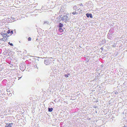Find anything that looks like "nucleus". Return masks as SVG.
Returning a JSON list of instances; mask_svg holds the SVG:
<instances>
[{"instance_id":"1","label":"nucleus","mask_w":127,"mask_h":127,"mask_svg":"<svg viewBox=\"0 0 127 127\" xmlns=\"http://www.w3.org/2000/svg\"><path fill=\"white\" fill-rule=\"evenodd\" d=\"M112 30L111 29L110 30L107 35L108 38L110 40L113 39L114 36V32H112Z\"/></svg>"},{"instance_id":"2","label":"nucleus","mask_w":127,"mask_h":127,"mask_svg":"<svg viewBox=\"0 0 127 127\" xmlns=\"http://www.w3.org/2000/svg\"><path fill=\"white\" fill-rule=\"evenodd\" d=\"M0 34L3 37H5L7 39V38L9 36V35H7V33H6V31H2Z\"/></svg>"},{"instance_id":"3","label":"nucleus","mask_w":127,"mask_h":127,"mask_svg":"<svg viewBox=\"0 0 127 127\" xmlns=\"http://www.w3.org/2000/svg\"><path fill=\"white\" fill-rule=\"evenodd\" d=\"M51 60L50 59H47L45 60L44 61V63L46 65H48L50 64Z\"/></svg>"},{"instance_id":"4","label":"nucleus","mask_w":127,"mask_h":127,"mask_svg":"<svg viewBox=\"0 0 127 127\" xmlns=\"http://www.w3.org/2000/svg\"><path fill=\"white\" fill-rule=\"evenodd\" d=\"M67 18V15L65 14L64 13L62 17L61 18V20H62V21H64V20H65V19L66 18Z\"/></svg>"},{"instance_id":"5","label":"nucleus","mask_w":127,"mask_h":127,"mask_svg":"<svg viewBox=\"0 0 127 127\" xmlns=\"http://www.w3.org/2000/svg\"><path fill=\"white\" fill-rule=\"evenodd\" d=\"M86 16L87 17L89 18L90 17V18H92L93 16L92 14L91 13H88L86 14Z\"/></svg>"},{"instance_id":"6","label":"nucleus","mask_w":127,"mask_h":127,"mask_svg":"<svg viewBox=\"0 0 127 127\" xmlns=\"http://www.w3.org/2000/svg\"><path fill=\"white\" fill-rule=\"evenodd\" d=\"M13 124V123H12L9 124H7L5 127H12V126Z\"/></svg>"},{"instance_id":"7","label":"nucleus","mask_w":127,"mask_h":127,"mask_svg":"<svg viewBox=\"0 0 127 127\" xmlns=\"http://www.w3.org/2000/svg\"><path fill=\"white\" fill-rule=\"evenodd\" d=\"M64 26L63 24L61 23H59V24L57 26L58 28L59 27H63Z\"/></svg>"},{"instance_id":"8","label":"nucleus","mask_w":127,"mask_h":127,"mask_svg":"<svg viewBox=\"0 0 127 127\" xmlns=\"http://www.w3.org/2000/svg\"><path fill=\"white\" fill-rule=\"evenodd\" d=\"M62 28V27L59 28L58 30L60 32H64V30Z\"/></svg>"},{"instance_id":"9","label":"nucleus","mask_w":127,"mask_h":127,"mask_svg":"<svg viewBox=\"0 0 127 127\" xmlns=\"http://www.w3.org/2000/svg\"><path fill=\"white\" fill-rule=\"evenodd\" d=\"M53 110V108H48V110L49 112H51Z\"/></svg>"},{"instance_id":"10","label":"nucleus","mask_w":127,"mask_h":127,"mask_svg":"<svg viewBox=\"0 0 127 127\" xmlns=\"http://www.w3.org/2000/svg\"><path fill=\"white\" fill-rule=\"evenodd\" d=\"M87 5L90 8H91L92 7L93 8V5L92 4H88V5Z\"/></svg>"},{"instance_id":"11","label":"nucleus","mask_w":127,"mask_h":127,"mask_svg":"<svg viewBox=\"0 0 127 127\" xmlns=\"http://www.w3.org/2000/svg\"><path fill=\"white\" fill-rule=\"evenodd\" d=\"M6 50V53H7L8 54V55H10V52H11V51H9V49H8L7 50Z\"/></svg>"},{"instance_id":"12","label":"nucleus","mask_w":127,"mask_h":127,"mask_svg":"<svg viewBox=\"0 0 127 127\" xmlns=\"http://www.w3.org/2000/svg\"><path fill=\"white\" fill-rule=\"evenodd\" d=\"M47 91L48 92H50V93H49V94H51V89H50V87H49V88L47 89Z\"/></svg>"},{"instance_id":"13","label":"nucleus","mask_w":127,"mask_h":127,"mask_svg":"<svg viewBox=\"0 0 127 127\" xmlns=\"http://www.w3.org/2000/svg\"><path fill=\"white\" fill-rule=\"evenodd\" d=\"M7 20L8 21H9L10 22H12V20H11V19L10 18H8L7 19Z\"/></svg>"},{"instance_id":"14","label":"nucleus","mask_w":127,"mask_h":127,"mask_svg":"<svg viewBox=\"0 0 127 127\" xmlns=\"http://www.w3.org/2000/svg\"><path fill=\"white\" fill-rule=\"evenodd\" d=\"M5 37H3V38H1L0 39V40L5 41Z\"/></svg>"},{"instance_id":"15","label":"nucleus","mask_w":127,"mask_h":127,"mask_svg":"<svg viewBox=\"0 0 127 127\" xmlns=\"http://www.w3.org/2000/svg\"><path fill=\"white\" fill-rule=\"evenodd\" d=\"M49 22L48 21H45L44 22V24H49Z\"/></svg>"},{"instance_id":"16","label":"nucleus","mask_w":127,"mask_h":127,"mask_svg":"<svg viewBox=\"0 0 127 127\" xmlns=\"http://www.w3.org/2000/svg\"><path fill=\"white\" fill-rule=\"evenodd\" d=\"M68 17L67 16V18H66L65 19V22H66V21H68V22L69 21V19H68Z\"/></svg>"},{"instance_id":"17","label":"nucleus","mask_w":127,"mask_h":127,"mask_svg":"<svg viewBox=\"0 0 127 127\" xmlns=\"http://www.w3.org/2000/svg\"><path fill=\"white\" fill-rule=\"evenodd\" d=\"M113 93H114V94H116V95L118 94V93L117 92V91H114Z\"/></svg>"},{"instance_id":"18","label":"nucleus","mask_w":127,"mask_h":127,"mask_svg":"<svg viewBox=\"0 0 127 127\" xmlns=\"http://www.w3.org/2000/svg\"><path fill=\"white\" fill-rule=\"evenodd\" d=\"M11 35L13 33V30H10V33Z\"/></svg>"},{"instance_id":"19","label":"nucleus","mask_w":127,"mask_h":127,"mask_svg":"<svg viewBox=\"0 0 127 127\" xmlns=\"http://www.w3.org/2000/svg\"><path fill=\"white\" fill-rule=\"evenodd\" d=\"M102 42H103V43H102L103 44H104V43H106V41H105V39H103L102 40Z\"/></svg>"},{"instance_id":"20","label":"nucleus","mask_w":127,"mask_h":127,"mask_svg":"<svg viewBox=\"0 0 127 127\" xmlns=\"http://www.w3.org/2000/svg\"><path fill=\"white\" fill-rule=\"evenodd\" d=\"M92 2L91 1H89L87 3V5H88V4H92Z\"/></svg>"},{"instance_id":"21","label":"nucleus","mask_w":127,"mask_h":127,"mask_svg":"<svg viewBox=\"0 0 127 127\" xmlns=\"http://www.w3.org/2000/svg\"><path fill=\"white\" fill-rule=\"evenodd\" d=\"M10 30H8L7 32V33L8 34H9L10 33Z\"/></svg>"},{"instance_id":"22","label":"nucleus","mask_w":127,"mask_h":127,"mask_svg":"<svg viewBox=\"0 0 127 127\" xmlns=\"http://www.w3.org/2000/svg\"><path fill=\"white\" fill-rule=\"evenodd\" d=\"M8 44L11 46H13V45L12 43H11L10 42H8Z\"/></svg>"},{"instance_id":"23","label":"nucleus","mask_w":127,"mask_h":127,"mask_svg":"<svg viewBox=\"0 0 127 127\" xmlns=\"http://www.w3.org/2000/svg\"><path fill=\"white\" fill-rule=\"evenodd\" d=\"M10 18L11 19V20H12L13 21L14 20L15 18L14 17H10Z\"/></svg>"},{"instance_id":"24","label":"nucleus","mask_w":127,"mask_h":127,"mask_svg":"<svg viewBox=\"0 0 127 127\" xmlns=\"http://www.w3.org/2000/svg\"><path fill=\"white\" fill-rule=\"evenodd\" d=\"M72 13L74 14H74H78V13H77L75 11V12H73Z\"/></svg>"},{"instance_id":"25","label":"nucleus","mask_w":127,"mask_h":127,"mask_svg":"<svg viewBox=\"0 0 127 127\" xmlns=\"http://www.w3.org/2000/svg\"><path fill=\"white\" fill-rule=\"evenodd\" d=\"M31 40V38L29 37L28 38V41H30Z\"/></svg>"},{"instance_id":"26","label":"nucleus","mask_w":127,"mask_h":127,"mask_svg":"<svg viewBox=\"0 0 127 127\" xmlns=\"http://www.w3.org/2000/svg\"><path fill=\"white\" fill-rule=\"evenodd\" d=\"M64 76L66 77H68V76L67 74H65Z\"/></svg>"},{"instance_id":"27","label":"nucleus","mask_w":127,"mask_h":127,"mask_svg":"<svg viewBox=\"0 0 127 127\" xmlns=\"http://www.w3.org/2000/svg\"><path fill=\"white\" fill-rule=\"evenodd\" d=\"M62 20H61V19H60L59 20H58V22H59V23H60V22H61V21H62Z\"/></svg>"},{"instance_id":"28","label":"nucleus","mask_w":127,"mask_h":127,"mask_svg":"<svg viewBox=\"0 0 127 127\" xmlns=\"http://www.w3.org/2000/svg\"><path fill=\"white\" fill-rule=\"evenodd\" d=\"M63 15L62 14L60 15L59 17H60V18H62V17Z\"/></svg>"},{"instance_id":"29","label":"nucleus","mask_w":127,"mask_h":127,"mask_svg":"<svg viewBox=\"0 0 127 127\" xmlns=\"http://www.w3.org/2000/svg\"><path fill=\"white\" fill-rule=\"evenodd\" d=\"M6 91L7 92H10L9 90V89H7Z\"/></svg>"},{"instance_id":"30","label":"nucleus","mask_w":127,"mask_h":127,"mask_svg":"<svg viewBox=\"0 0 127 127\" xmlns=\"http://www.w3.org/2000/svg\"><path fill=\"white\" fill-rule=\"evenodd\" d=\"M57 18V19H58V20H59L60 19H61V18H60V17H59V16Z\"/></svg>"},{"instance_id":"31","label":"nucleus","mask_w":127,"mask_h":127,"mask_svg":"<svg viewBox=\"0 0 127 127\" xmlns=\"http://www.w3.org/2000/svg\"><path fill=\"white\" fill-rule=\"evenodd\" d=\"M78 10L79 12H81L82 11V10L80 9H79Z\"/></svg>"},{"instance_id":"32","label":"nucleus","mask_w":127,"mask_h":127,"mask_svg":"<svg viewBox=\"0 0 127 127\" xmlns=\"http://www.w3.org/2000/svg\"><path fill=\"white\" fill-rule=\"evenodd\" d=\"M79 5L80 6H83L82 5V3H80V4H79Z\"/></svg>"},{"instance_id":"33","label":"nucleus","mask_w":127,"mask_h":127,"mask_svg":"<svg viewBox=\"0 0 127 127\" xmlns=\"http://www.w3.org/2000/svg\"><path fill=\"white\" fill-rule=\"evenodd\" d=\"M94 108H97V106H94L93 107Z\"/></svg>"},{"instance_id":"34","label":"nucleus","mask_w":127,"mask_h":127,"mask_svg":"<svg viewBox=\"0 0 127 127\" xmlns=\"http://www.w3.org/2000/svg\"><path fill=\"white\" fill-rule=\"evenodd\" d=\"M68 75H70V73H68L67 74Z\"/></svg>"},{"instance_id":"35","label":"nucleus","mask_w":127,"mask_h":127,"mask_svg":"<svg viewBox=\"0 0 127 127\" xmlns=\"http://www.w3.org/2000/svg\"><path fill=\"white\" fill-rule=\"evenodd\" d=\"M101 50H102V49H103V48H102H102H101Z\"/></svg>"},{"instance_id":"36","label":"nucleus","mask_w":127,"mask_h":127,"mask_svg":"<svg viewBox=\"0 0 127 127\" xmlns=\"http://www.w3.org/2000/svg\"><path fill=\"white\" fill-rule=\"evenodd\" d=\"M29 56L30 57H33V56Z\"/></svg>"},{"instance_id":"37","label":"nucleus","mask_w":127,"mask_h":127,"mask_svg":"<svg viewBox=\"0 0 127 127\" xmlns=\"http://www.w3.org/2000/svg\"><path fill=\"white\" fill-rule=\"evenodd\" d=\"M36 66V67L37 68H38V67H37V65H35Z\"/></svg>"},{"instance_id":"38","label":"nucleus","mask_w":127,"mask_h":127,"mask_svg":"<svg viewBox=\"0 0 127 127\" xmlns=\"http://www.w3.org/2000/svg\"><path fill=\"white\" fill-rule=\"evenodd\" d=\"M95 112L96 113H97V112L96 111H95Z\"/></svg>"},{"instance_id":"39","label":"nucleus","mask_w":127,"mask_h":127,"mask_svg":"<svg viewBox=\"0 0 127 127\" xmlns=\"http://www.w3.org/2000/svg\"><path fill=\"white\" fill-rule=\"evenodd\" d=\"M123 127H127V126H125Z\"/></svg>"},{"instance_id":"40","label":"nucleus","mask_w":127,"mask_h":127,"mask_svg":"<svg viewBox=\"0 0 127 127\" xmlns=\"http://www.w3.org/2000/svg\"><path fill=\"white\" fill-rule=\"evenodd\" d=\"M89 118V119H88V120H90L91 119L90 118Z\"/></svg>"},{"instance_id":"41","label":"nucleus","mask_w":127,"mask_h":127,"mask_svg":"<svg viewBox=\"0 0 127 127\" xmlns=\"http://www.w3.org/2000/svg\"><path fill=\"white\" fill-rule=\"evenodd\" d=\"M89 61V60H88L87 61V62H88Z\"/></svg>"},{"instance_id":"42","label":"nucleus","mask_w":127,"mask_h":127,"mask_svg":"<svg viewBox=\"0 0 127 127\" xmlns=\"http://www.w3.org/2000/svg\"><path fill=\"white\" fill-rule=\"evenodd\" d=\"M25 68H26V67H25V68H24V69L23 70H25Z\"/></svg>"},{"instance_id":"43","label":"nucleus","mask_w":127,"mask_h":127,"mask_svg":"<svg viewBox=\"0 0 127 127\" xmlns=\"http://www.w3.org/2000/svg\"><path fill=\"white\" fill-rule=\"evenodd\" d=\"M39 58H42H42H39Z\"/></svg>"},{"instance_id":"44","label":"nucleus","mask_w":127,"mask_h":127,"mask_svg":"<svg viewBox=\"0 0 127 127\" xmlns=\"http://www.w3.org/2000/svg\"><path fill=\"white\" fill-rule=\"evenodd\" d=\"M21 78V77H20L19 78V79Z\"/></svg>"},{"instance_id":"45","label":"nucleus","mask_w":127,"mask_h":127,"mask_svg":"<svg viewBox=\"0 0 127 127\" xmlns=\"http://www.w3.org/2000/svg\"><path fill=\"white\" fill-rule=\"evenodd\" d=\"M9 95H10V94H9Z\"/></svg>"},{"instance_id":"46","label":"nucleus","mask_w":127,"mask_h":127,"mask_svg":"<svg viewBox=\"0 0 127 127\" xmlns=\"http://www.w3.org/2000/svg\"><path fill=\"white\" fill-rule=\"evenodd\" d=\"M29 60H31V59H29Z\"/></svg>"},{"instance_id":"47","label":"nucleus","mask_w":127,"mask_h":127,"mask_svg":"<svg viewBox=\"0 0 127 127\" xmlns=\"http://www.w3.org/2000/svg\"><path fill=\"white\" fill-rule=\"evenodd\" d=\"M38 46H37V47H38Z\"/></svg>"},{"instance_id":"48","label":"nucleus","mask_w":127,"mask_h":127,"mask_svg":"<svg viewBox=\"0 0 127 127\" xmlns=\"http://www.w3.org/2000/svg\"><path fill=\"white\" fill-rule=\"evenodd\" d=\"M81 13L80 12L79 13H79Z\"/></svg>"}]
</instances>
